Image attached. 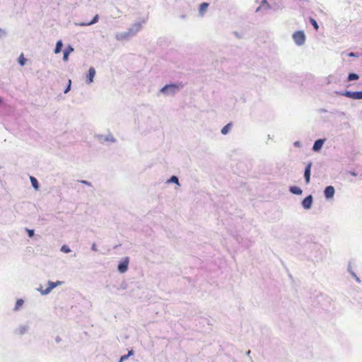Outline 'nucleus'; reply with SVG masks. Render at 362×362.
Listing matches in <instances>:
<instances>
[{
    "mask_svg": "<svg viewBox=\"0 0 362 362\" xmlns=\"http://www.w3.org/2000/svg\"><path fill=\"white\" fill-rule=\"evenodd\" d=\"M62 284L63 282L60 281H57V282L49 281L48 286L47 288H44L42 286H40L37 290L42 295H47L56 286L62 285Z\"/></svg>",
    "mask_w": 362,
    "mask_h": 362,
    "instance_id": "obj_1",
    "label": "nucleus"
},
{
    "mask_svg": "<svg viewBox=\"0 0 362 362\" xmlns=\"http://www.w3.org/2000/svg\"><path fill=\"white\" fill-rule=\"evenodd\" d=\"M293 39L296 45H302L305 40V35L303 31H297L293 34Z\"/></svg>",
    "mask_w": 362,
    "mask_h": 362,
    "instance_id": "obj_2",
    "label": "nucleus"
},
{
    "mask_svg": "<svg viewBox=\"0 0 362 362\" xmlns=\"http://www.w3.org/2000/svg\"><path fill=\"white\" fill-rule=\"evenodd\" d=\"M341 95L346 96L347 98L354 99V100H362V91H344L339 93Z\"/></svg>",
    "mask_w": 362,
    "mask_h": 362,
    "instance_id": "obj_3",
    "label": "nucleus"
},
{
    "mask_svg": "<svg viewBox=\"0 0 362 362\" xmlns=\"http://www.w3.org/2000/svg\"><path fill=\"white\" fill-rule=\"evenodd\" d=\"M312 163H308L305 167L304 176L307 184L310 182Z\"/></svg>",
    "mask_w": 362,
    "mask_h": 362,
    "instance_id": "obj_4",
    "label": "nucleus"
},
{
    "mask_svg": "<svg viewBox=\"0 0 362 362\" xmlns=\"http://www.w3.org/2000/svg\"><path fill=\"white\" fill-rule=\"evenodd\" d=\"M313 203V197L309 195L306 197L302 202V205L305 209H309Z\"/></svg>",
    "mask_w": 362,
    "mask_h": 362,
    "instance_id": "obj_5",
    "label": "nucleus"
},
{
    "mask_svg": "<svg viewBox=\"0 0 362 362\" xmlns=\"http://www.w3.org/2000/svg\"><path fill=\"white\" fill-rule=\"evenodd\" d=\"M95 76V70L93 67H90L88 70V74L86 76V82L91 83L93 81V78Z\"/></svg>",
    "mask_w": 362,
    "mask_h": 362,
    "instance_id": "obj_6",
    "label": "nucleus"
},
{
    "mask_svg": "<svg viewBox=\"0 0 362 362\" xmlns=\"http://www.w3.org/2000/svg\"><path fill=\"white\" fill-rule=\"evenodd\" d=\"M334 194V188L332 186H328L325 189V196L327 199L332 198Z\"/></svg>",
    "mask_w": 362,
    "mask_h": 362,
    "instance_id": "obj_7",
    "label": "nucleus"
},
{
    "mask_svg": "<svg viewBox=\"0 0 362 362\" xmlns=\"http://www.w3.org/2000/svg\"><path fill=\"white\" fill-rule=\"evenodd\" d=\"M128 264L129 261L127 259L123 261L122 262L119 263L118 265V270L119 271V272H125L128 269Z\"/></svg>",
    "mask_w": 362,
    "mask_h": 362,
    "instance_id": "obj_8",
    "label": "nucleus"
},
{
    "mask_svg": "<svg viewBox=\"0 0 362 362\" xmlns=\"http://www.w3.org/2000/svg\"><path fill=\"white\" fill-rule=\"evenodd\" d=\"M323 143H324V140L322 139H318L317 140L314 145H313V149L315 151H318L321 149L322 145H323Z\"/></svg>",
    "mask_w": 362,
    "mask_h": 362,
    "instance_id": "obj_9",
    "label": "nucleus"
},
{
    "mask_svg": "<svg viewBox=\"0 0 362 362\" xmlns=\"http://www.w3.org/2000/svg\"><path fill=\"white\" fill-rule=\"evenodd\" d=\"M209 7V4L204 2L200 4L199 8V13L201 16H203L204 13L206 11L207 8Z\"/></svg>",
    "mask_w": 362,
    "mask_h": 362,
    "instance_id": "obj_10",
    "label": "nucleus"
},
{
    "mask_svg": "<svg viewBox=\"0 0 362 362\" xmlns=\"http://www.w3.org/2000/svg\"><path fill=\"white\" fill-rule=\"evenodd\" d=\"M73 51H74V49L71 47H70V46L69 47H67L64 51V56H63L64 61H65V62L68 61L69 55Z\"/></svg>",
    "mask_w": 362,
    "mask_h": 362,
    "instance_id": "obj_11",
    "label": "nucleus"
},
{
    "mask_svg": "<svg viewBox=\"0 0 362 362\" xmlns=\"http://www.w3.org/2000/svg\"><path fill=\"white\" fill-rule=\"evenodd\" d=\"M179 86L175 84H171V85H166L161 89V92L165 93L168 89H173L175 90V89L178 88Z\"/></svg>",
    "mask_w": 362,
    "mask_h": 362,
    "instance_id": "obj_12",
    "label": "nucleus"
},
{
    "mask_svg": "<svg viewBox=\"0 0 362 362\" xmlns=\"http://www.w3.org/2000/svg\"><path fill=\"white\" fill-rule=\"evenodd\" d=\"M290 191H291V192H292L294 194H302L301 189L296 186L291 187Z\"/></svg>",
    "mask_w": 362,
    "mask_h": 362,
    "instance_id": "obj_13",
    "label": "nucleus"
},
{
    "mask_svg": "<svg viewBox=\"0 0 362 362\" xmlns=\"http://www.w3.org/2000/svg\"><path fill=\"white\" fill-rule=\"evenodd\" d=\"M62 42L61 40H59L57 44H56V47H55V49H54V53L55 54H58L61 52L62 50Z\"/></svg>",
    "mask_w": 362,
    "mask_h": 362,
    "instance_id": "obj_14",
    "label": "nucleus"
},
{
    "mask_svg": "<svg viewBox=\"0 0 362 362\" xmlns=\"http://www.w3.org/2000/svg\"><path fill=\"white\" fill-rule=\"evenodd\" d=\"M30 182H31V183H32L33 187L35 189H38V188H39V185H38V182H37V179H36L35 177H32V176H31V177H30Z\"/></svg>",
    "mask_w": 362,
    "mask_h": 362,
    "instance_id": "obj_15",
    "label": "nucleus"
},
{
    "mask_svg": "<svg viewBox=\"0 0 362 362\" xmlns=\"http://www.w3.org/2000/svg\"><path fill=\"white\" fill-rule=\"evenodd\" d=\"M98 21V15H95L94 16L93 19L90 22L81 23V25H90L97 23Z\"/></svg>",
    "mask_w": 362,
    "mask_h": 362,
    "instance_id": "obj_16",
    "label": "nucleus"
},
{
    "mask_svg": "<svg viewBox=\"0 0 362 362\" xmlns=\"http://www.w3.org/2000/svg\"><path fill=\"white\" fill-rule=\"evenodd\" d=\"M25 62H26V59L24 57V55H23V54L22 53V54L20 55L19 58H18V63H19L21 66H23V65H25Z\"/></svg>",
    "mask_w": 362,
    "mask_h": 362,
    "instance_id": "obj_17",
    "label": "nucleus"
},
{
    "mask_svg": "<svg viewBox=\"0 0 362 362\" xmlns=\"http://www.w3.org/2000/svg\"><path fill=\"white\" fill-rule=\"evenodd\" d=\"M230 125H231L230 124H226V126H224V127L222 128V129H221V133H222L223 134H226L228 132V131H229V129H230Z\"/></svg>",
    "mask_w": 362,
    "mask_h": 362,
    "instance_id": "obj_18",
    "label": "nucleus"
},
{
    "mask_svg": "<svg viewBox=\"0 0 362 362\" xmlns=\"http://www.w3.org/2000/svg\"><path fill=\"white\" fill-rule=\"evenodd\" d=\"M358 78V76L356 74L352 73V74H349V76H348L349 81L357 80Z\"/></svg>",
    "mask_w": 362,
    "mask_h": 362,
    "instance_id": "obj_19",
    "label": "nucleus"
},
{
    "mask_svg": "<svg viewBox=\"0 0 362 362\" xmlns=\"http://www.w3.org/2000/svg\"><path fill=\"white\" fill-rule=\"evenodd\" d=\"M23 304V300L22 299L17 300L16 303L15 310H18Z\"/></svg>",
    "mask_w": 362,
    "mask_h": 362,
    "instance_id": "obj_20",
    "label": "nucleus"
},
{
    "mask_svg": "<svg viewBox=\"0 0 362 362\" xmlns=\"http://www.w3.org/2000/svg\"><path fill=\"white\" fill-rule=\"evenodd\" d=\"M132 354H133V351H129V353H128V354H127V355H124V356H122L120 358V359H119V362H122V361H125L126 359H127V358H128V357H129V356H131V355H132Z\"/></svg>",
    "mask_w": 362,
    "mask_h": 362,
    "instance_id": "obj_21",
    "label": "nucleus"
},
{
    "mask_svg": "<svg viewBox=\"0 0 362 362\" xmlns=\"http://www.w3.org/2000/svg\"><path fill=\"white\" fill-rule=\"evenodd\" d=\"M169 182H174L177 185H179L178 178L176 176H172L170 179L169 180Z\"/></svg>",
    "mask_w": 362,
    "mask_h": 362,
    "instance_id": "obj_22",
    "label": "nucleus"
},
{
    "mask_svg": "<svg viewBox=\"0 0 362 362\" xmlns=\"http://www.w3.org/2000/svg\"><path fill=\"white\" fill-rule=\"evenodd\" d=\"M310 23L313 25V27L315 28V30L318 29L319 27H318L317 23L316 22V21L315 19L310 18Z\"/></svg>",
    "mask_w": 362,
    "mask_h": 362,
    "instance_id": "obj_23",
    "label": "nucleus"
},
{
    "mask_svg": "<svg viewBox=\"0 0 362 362\" xmlns=\"http://www.w3.org/2000/svg\"><path fill=\"white\" fill-rule=\"evenodd\" d=\"M62 251H63L64 252H69L70 250H69V248L67 246L64 245V246L62 247Z\"/></svg>",
    "mask_w": 362,
    "mask_h": 362,
    "instance_id": "obj_24",
    "label": "nucleus"
},
{
    "mask_svg": "<svg viewBox=\"0 0 362 362\" xmlns=\"http://www.w3.org/2000/svg\"><path fill=\"white\" fill-rule=\"evenodd\" d=\"M71 83V81L69 79V83H68V86H67V88H66V90H64V93H68V92H69V90H70Z\"/></svg>",
    "mask_w": 362,
    "mask_h": 362,
    "instance_id": "obj_25",
    "label": "nucleus"
},
{
    "mask_svg": "<svg viewBox=\"0 0 362 362\" xmlns=\"http://www.w3.org/2000/svg\"><path fill=\"white\" fill-rule=\"evenodd\" d=\"M29 237H33L34 235V230H27Z\"/></svg>",
    "mask_w": 362,
    "mask_h": 362,
    "instance_id": "obj_26",
    "label": "nucleus"
},
{
    "mask_svg": "<svg viewBox=\"0 0 362 362\" xmlns=\"http://www.w3.org/2000/svg\"><path fill=\"white\" fill-rule=\"evenodd\" d=\"M91 249H92L93 251H97V250H98V249H97V247H96V245H95V243H93V244L92 245Z\"/></svg>",
    "mask_w": 362,
    "mask_h": 362,
    "instance_id": "obj_27",
    "label": "nucleus"
},
{
    "mask_svg": "<svg viewBox=\"0 0 362 362\" xmlns=\"http://www.w3.org/2000/svg\"><path fill=\"white\" fill-rule=\"evenodd\" d=\"M349 173L352 176H356V174L354 172H349Z\"/></svg>",
    "mask_w": 362,
    "mask_h": 362,
    "instance_id": "obj_28",
    "label": "nucleus"
},
{
    "mask_svg": "<svg viewBox=\"0 0 362 362\" xmlns=\"http://www.w3.org/2000/svg\"><path fill=\"white\" fill-rule=\"evenodd\" d=\"M349 56L350 57H354L355 56V54L354 52H351L349 54Z\"/></svg>",
    "mask_w": 362,
    "mask_h": 362,
    "instance_id": "obj_29",
    "label": "nucleus"
},
{
    "mask_svg": "<svg viewBox=\"0 0 362 362\" xmlns=\"http://www.w3.org/2000/svg\"><path fill=\"white\" fill-rule=\"evenodd\" d=\"M267 3V0H263L262 1V4H266Z\"/></svg>",
    "mask_w": 362,
    "mask_h": 362,
    "instance_id": "obj_30",
    "label": "nucleus"
},
{
    "mask_svg": "<svg viewBox=\"0 0 362 362\" xmlns=\"http://www.w3.org/2000/svg\"><path fill=\"white\" fill-rule=\"evenodd\" d=\"M82 182L84 184H87V182H86V181H82Z\"/></svg>",
    "mask_w": 362,
    "mask_h": 362,
    "instance_id": "obj_31",
    "label": "nucleus"
}]
</instances>
